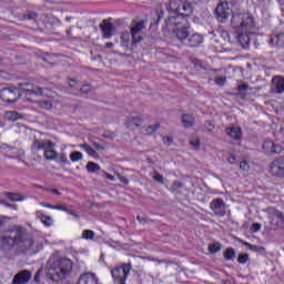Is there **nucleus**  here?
Returning a JSON list of instances; mask_svg holds the SVG:
<instances>
[{"instance_id":"nucleus-37","label":"nucleus","mask_w":284,"mask_h":284,"mask_svg":"<svg viewBox=\"0 0 284 284\" xmlns=\"http://www.w3.org/2000/svg\"><path fill=\"white\" fill-rule=\"evenodd\" d=\"M82 237L85 240H92L94 237V231L85 230L82 232Z\"/></svg>"},{"instance_id":"nucleus-57","label":"nucleus","mask_w":284,"mask_h":284,"mask_svg":"<svg viewBox=\"0 0 284 284\" xmlns=\"http://www.w3.org/2000/svg\"><path fill=\"white\" fill-rule=\"evenodd\" d=\"M138 221H139L140 223H144V222H145V220H144L143 217H140V216H138Z\"/></svg>"},{"instance_id":"nucleus-2","label":"nucleus","mask_w":284,"mask_h":284,"mask_svg":"<svg viewBox=\"0 0 284 284\" xmlns=\"http://www.w3.org/2000/svg\"><path fill=\"white\" fill-rule=\"evenodd\" d=\"M10 234L11 236L0 237V250L2 252L8 253L17 246L18 254H24L33 247V237L27 235L23 226H13Z\"/></svg>"},{"instance_id":"nucleus-48","label":"nucleus","mask_w":284,"mask_h":284,"mask_svg":"<svg viewBox=\"0 0 284 284\" xmlns=\"http://www.w3.org/2000/svg\"><path fill=\"white\" fill-rule=\"evenodd\" d=\"M41 108L50 109V108H52V104L50 102H48V101H43L42 104H41Z\"/></svg>"},{"instance_id":"nucleus-11","label":"nucleus","mask_w":284,"mask_h":284,"mask_svg":"<svg viewBox=\"0 0 284 284\" xmlns=\"http://www.w3.org/2000/svg\"><path fill=\"white\" fill-rule=\"evenodd\" d=\"M145 26L143 21L133 22L131 28V36L133 44H138L143 38L140 36V32L144 30Z\"/></svg>"},{"instance_id":"nucleus-42","label":"nucleus","mask_w":284,"mask_h":284,"mask_svg":"<svg viewBox=\"0 0 284 284\" xmlns=\"http://www.w3.org/2000/svg\"><path fill=\"white\" fill-rule=\"evenodd\" d=\"M227 80L224 78V77H217L215 79V83L216 85H224V83L226 82Z\"/></svg>"},{"instance_id":"nucleus-27","label":"nucleus","mask_w":284,"mask_h":284,"mask_svg":"<svg viewBox=\"0 0 284 284\" xmlns=\"http://www.w3.org/2000/svg\"><path fill=\"white\" fill-rule=\"evenodd\" d=\"M44 160L47 161H55L58 153L53 149L44 150L43 153Z\"/></svg>"},{"instance_id":"nucleus-43","label":"nucleus","mask_w":284,"mask_h":284,"mask_svg":"<svg viewBox=\"0 0 284 284\" xmlns=\"http://www.w3.org/2000/svg\"><path fill=\"white\" fill-rule=\"evenodd\" d=\"M237 90H239V92H245V91L250 90V85H247V84H240L237 87Z\"/></svg>"},{"instance_id":"nucleus-52","label":"nucleus","mask_w":284,"mask_h":284,"mask_svg":"<svg viewBox=\"0 0 284 284\" xmlns=\"http://www.w3.org/2000/svg\"><path fill=\"white\" fill-rule=\"evenodd\" d=\"M105 178L109 180V181H111V182H114L115 181V176L114 175H112V174H105Z\"/></svg>"},{"instance_id":"nucleus-49","label":"nucleus","mask_w":284,"mask_h":284,"mask_svg":"<svg viewBox=\"0 0 284 284\" xmlns=\"http://www.w3.org/2000/svg\"><path fill=\"white\" fill-rule=\"evenodd\" d=\"M34 283L39 284L40 283V271H37L34 277H33Z\"/></svg>"},{"instance_id":"nucleus-54","label":"nucleus","mask_w":284,"mask_h":284,"mask_svg":"<svg viewBox=\"0 0 284 284\" xmlns=\"http://www.w3.org/2000/svg\"><path fill=\"white\" fill-rule=\"evenodd\" d=\"M113 48H114V43L113 42L105 43V49H113Z\"/></svg>"},{"instance_id":"nucleus-20","label":"nucleus","mask_w":284,"mask_h":284,"mask_svg":"<svg viewBox=\"0 0 284 284\" xmlns=\"http://www.w3.org/2000/svg\"><path fill=\"white\" fill-rule=\"evenodd\" d=\"M189 47L191 48H197L204 42V38L200 34H193L192 37H189Z\"/></svg>"},{"instance_id":"nucleus-22","label":"nucleus","mask_w":284,"mask_h":284,"mask_svg":"<svg viewBox=\"0 0 284 284\" xmlns=\"http://www.w3.org/2000/svg\"><path fill=\"white\" fill-rule=\"evenodd\" d=\"M34 146L37 150L41 151V150H52L53 149V143L52 142H44L43 140H37L34 141Z\"/></svg>"},{"instance_id":"nucleus-29","label":"nucleus","mask_w":284,"mask_h":284,"mask_svg":"<svg viewBox=\"0 0 284 284\" xmlns=\"http://www.w3.org/2000/svg\"><path fill=\"white\" fill-rule=\"evenodd\" d=\"M4 118L11 122H17L19 120V113L16 111H9L4 113Z\"/></svg>"},{"instance_id":"nucleus-1","label":"nucleus","mask_w":284,"mask_h":284,"mask_svg":"<svg viewBox=\"0 0 284 284\" xmlns=\"http://www.w3.org/2000/svg\"><path fill=\"white\" fill-rule=\"evenodd\" d=\"M193 14V7L190 2H182L180 12L178 16L169 17L165 20V24L172 28L174 38L184 42L190 38L191 23L189 18Z\"/></svg>"},{"instance_id":"nucleus-30","label":"nucleus","mask_w":284,"mask_h":284,"mask_svg":"<svg viewBox=\"0 0 284 284\" xmlns=\"http://www.w3.org/2000/svg\"><path fill=\"white\" fill-rule=\"evenodd\" d=\"M87 170H88L89 173H97L101 170V166L98 163L88 162Z\"/></svg>"},{"instance_id":"nucleus-53","label":"nucleus","mask_w":284,"mask_h":284,"mask_svg":"<svg viewBox=\"0 0 284 284\" xmlns=\"http://www.w3.org/2000/svg\"><path fill=\"white\" fill-rule=\"evenodd\" d=\"M183 184L181 182H173V187L174 189H181Z\"/></svg>"},{"instance_id":"nucleus-51","label":"nucleus","mask_w":284,"mask_h":284,"mask_svg":"<svg viewBox=\"0 0 284 284\" xmlns=\"http://www.w3.org/2000/svg\"><path fill=\"white\" fill-rule=\"evenodd\" d=\"M42 207L54 210L55 205H53V204H48V203H43V204H42Z\"/></svg>"},{"instance_id":"nucleus-24","label":"nucleus","mask_w":284,"mask_h":284,"mask_svg":"<svg viewBox=\"0 0 284 284\" xmlns=\"http://www.w3.org/2000/svg\"><path fill=\"white\" fill-rule=\"evenodd\" d=\"M80 149H81V150H84L85 153H87L89 156H91V158H93V159H99V153H98L97 151H94V149H93L90 144H87V143L81 144V145H80Z\"/></svg>"},{"instance_id":"nucleus-36","label":"nucleus","mask_w":284,"mask_h":284,"mask_svg":"<svg viewBox=\"0 0 284 284\" xmlns=\"http://www.w3.org/2000/svg\"><path fill=\"white\" fill-rule=\"evenodd\" d=\"M153 174H154L153 179L156 183H159V184H164L165 183L164 180H163V176L158 171H154Z\"/></svg>"},{"instance_id":"nucleus-35","label":"nucleus","mask_w":284,"mask_h":284,"mask_svg":"<svg viewBox=\"0 0 284 284\" xmlns=\"http://www.w3.org/2000/svg\"><path fill=\"white\" fill-rule=\"evenodd\" d=\"M159 129H160V123H156L154 126H152V125L148 126L145 129V132L148 135H153L156 132V130H159Z\"/></svg>"},{"instance_id":"nucleus-6","label":"nucleus","mask_w":284,"mask_h":284,"mask_svg":"<svg viewBox=\"0 0 284 284\" xmlns=\"http://www.w3.org/2000/svg\"><path fill=\"white\" fill-rule=\"evenodd\" d=\"M21 94L24 95L27 101L32 102L33 97H47V92H49L48 88H40L32 83L21 84Z\"/></svg>"},{"instance_id":"nucleus-34","label":"nucleus","mask_w":284,"mask_h":284,"mask_svg":"<svg viewBox=\"0 0 284 284\" xmlns=\"http://www.w3.org/2000/svg\"><path fill=\"white\" fill-rule=\"evenodd\" d=\"M237 262L241 265H245L247 262H250V254L244 253V254L239 255Z\"/></svg>"},{"instance_id":"nucleus-17","label":"nucleus","mask_w":284,"mask_h":284,"mask_svg":"<svg viewBox=\"0 0 284 284\" xmlns=\"http://www.w3.org/2000/svg\"><path fill=\"white\" fill-rule=\"evenodd\" d=\"M272 85L276 89L277 94L284 93V77L283 75H275L272 78Z\"/></svg>"},{"instance_id":"nucleus-9","label":"nucleus","mask_w":284,"mask_h":284,"mask_svg":"<svg viewBox=\"0 0 284 284\" xmlns=\"http://www.w3.org/2000/svg\"><path fill=\"white\" fill-rule=\"evenodd\" d=\"M231 9L229 8L227 2H221L217 4L215 9V14L219 20V22L225 23L227 22L230 14H231Z\"/></svg>"},{"instance_id":"nucleus-38","label":"nucleus","mask_w":284,"mask_h":284,"mask_svg":"<svg viewBox=\"0 0 284 284\" xmlns=\"http://www.w3.org/2000/svg\"><path fill=\"white\" fill-rule=\"evenodd\" d=\"M250 230L253 233H257V232H260L262 230V224H260V223L251 224Z\"/></svg>"},{"instance_id":"nucleus-59","label":"nucleus","mask_w":284,"mask_h":284,"mask_svg":"<svg viewBox=\"0 0 284 284\" xmlns=\"http://www.w3.org/2000/svg\"><path fill=\"white\" fill-rule=\"evenodd\" d=\"M81 92L88 93V90L80 89Z\"/></svg>"},{"instance_id":"nucleus-60","label":"nucleus","mask_w":284,"mask_h":284,"mask_svg":"<svg viewBox=\"0 0 284 284\" xmlns=\"http://www.w3.org/2000/svg\"><path fill=\"white\" fill-rule=\"evenodd\" d=\"M87 88H90V85H89V84H85V85H84V89H87Z\"/></svg>"},{"instance_id":"nucleus-47","label":"nucleus","mask_w":284,"mask_h":284,"mask_svg":"<svg viewBox=\"0 0 284 284\" xmlns=\"http://www.w3.org/2000/svg\"><path fill=\"white\" fill-rule=\"evenodd\" d=\"M119 181L125 185H129L130 181L128 178H124V176H119Z\"/></svg>"},{"instance_id":"nucleus-50","label":"nucleus","mask_w":284,"mask_h":284,"mask_svg":"<svg viewBox=\"0 0 284 284\" xmlns=\"http://www.w3.org/2000/svg\"><path fill=\"white\" fill-rule=\"evenodd\" d=\"M93 146H94V149L95 150H105L100 143H98V142H94L93 143Z\"/></svg>"},{"instance_id":"nucleus-5","label":"nucleus","mask_w":284,"mask_h":284,"mask_svg":"<svg viewBox=\"0 0 284 284\" xmlns=\"http://www.w3.org/2000/svg\"><path fill=\"white\" fill-rule=\"evenodd\" d=\"M132 271V263L131 262H122L118 264L116 267L111 270V276L113 280V284H125L128 281L130 273Z\"/></svg>"},{"instance_id":"nucleus-23","label":"nucleus","mask_w":284,"mask_h":284,"mask_svg":"<svg viewBox=\"0 0 284 284\" xmlns=\"http://www.w3.org/2000/svg\"><path fill=\"white\" fill-rule=\"evenodd\" d=\"M181 0H171L169 2V7H166V10H169L170 12H181Z\"/></svg>"},{"instance_id":"nucleus-32","label":"nucleus","mask_w":284,"mask_h":284,"mask_svg":"<svg viewBox=\"0 0 284 284\" xmlns=\"http://www.w3.org/2000/svg\"><path fill=\"white\" fill-rule=\"evenodd\" d=\"M70 160L72 163H78L79 161L83 160V153L82 152H73L70 155Z\"/></svg>"},{"instance_id":"nucleus-28","label":"nucleus","mask_w":284,"mask_h":284,"mask_svg":"<svg viewBox=\"0 0 284 284\" xmlns=\"http://www.w3.org/2000/svg\"><path fill=\"white\" fill-rule=\"evenodd\" d=\"M6 197L9 199L11 202H22V197L18 193L13 192H6L4 193Z\"/></svg>"},{"instance_id":"nucleus-31","label":"nucleus","mask_w":284,"mask_h":284,"mask_svg":"<svg viewBox=\"0 0 284 284\" xmlns=\"http://www.w3.org/2000/svg\"><path fill=\"white\" fill-rule=\"evenodd\" d=\"M223 245L220 242L213 243L209 245L210 254H216L222 250Z\"/></svg>"},{"instance_id":"nucleus-15","label":"nucleus","mask_w":284,"mask_h":284,"mask_svg":"<svg viewBox=\"0 0 284 284\" xmlns=\"http://www.w3.org/2000/svg\"><path fill=\"white\" fill-rule=\"evenodd\" d=\"M78 284H101L97 274L87 272L81 274Z\"/></svg>"},{"instance_id":"nucleus-62","label":"nucleus","mask_w":284,"mask_h":284,"mask_svg":"<svg viewBox=\"0 0 284 284\" xmlns=\"http://www.w3.org/2000/svg\"><path fill=\"white\" fill-rule=\"evenodd\" d=\"M161 17H158V22L160 21Z\"/></svg>"},{"instance_id":"nucleus-63","label":"nucleus","mask_w":284,"mask_h":284,"mask_svg":"<svg viewBox=\"0 0 284 284\" xmlns=\"http://www.w3.org/2000/svg\"><path fill=\"white\" fill-rule=\"evenodd\" d=\"M231 159H232V160H235V158H234V156H232Z\"/></svg>"},{"instance_id":"nucleus-3","label":"nucleus","mask_w":284,"mask_h":284,"mask_svg":"<svg viewBox=\"0 0 284 284\" xmlns=\"http://www.w3.org/2000/svg\"><path fill=\"white\" fill-rule=\"evenodd\" d=\"M231 27L237 32V40L242 48L246 49L251 45L250 33L255 28L254 18L250 13H233Z\"/></svg>"},{"instance_id":"nucleus-41","label":"nucleus","mask_w":284,"mask_h":284,"mask_svg":"<svg viewBox=\"0 0 284 284\" xmlns=\"http://www.w3.org/2000/svg\"><path fill=\"white\" fill-rule=\"evenodd\" d=\"M189 143H190L193 148H195V150H199L200 146H201L200 140H191V141H189Z\"/></svg>"},{"instance_id":"nucleus-21","label":"nucleus","mask_w":284,"mask_h":284,"mask_svg":"<svg viewBox=\"0 0 284 284\" xmlns=\"http://www.w3.org/2000/svg\"><path fill=\"white\" fill-rule=\"evenodd\" d=\"M181 122H182V125H184L185 128H192L195 123V119L193 118L192 114H182L181 116Z\"/></svg>"},{"instance_id":"nucleus-25","label":"nucleus","mask_w":284,"mask_h":284,"mask_svg":"<svg viewBox=\"0 0 284 284\" xmlns=\"http://www.w3.org/2000/svg\"><path fill=\"white\" fill-rule=\"evenodd\" d=\"M37 216H39L44 227L52 226V217L44 215L43 213L37 212Z\"/></svg>"},{"instance_id":"nucleus-40","label":"nucleus","mask_w":284,"mask_h":284,"mask_svg":"<svg viewBox=\"0 0 284 284\" xmlns=\"http://www.w3.org/2000/svg\"><path fill=\"white\" fill-rule=\"evenodd\" d=\"M204 128H205L209 132H212V131L215 129L214 124H213L211 121L204 122Z\"/></svg>"},{"instance_id":"nucleus-19","label":"nucleus","mask_w":284,"mask_h":284,"mask_svg":"<svg viewBox=\"0 0 284 284\" xmlns=\"http://www.w3.org/2000/svg\"><path fill=\"white\" fill-rule=\"evenodd\" d=\"M270 221L272 225L278 226V224L284 222V213L282 211H273L270 214Z\"/></svg>"},{"instance_id":"nucleus-12","label":"nucleus","mask_w":284,"mask_h":284,"mask_svg":"<svg viewBox=\"0 0 284 284\" xmlns=\"http://www.w3.org/2000/svg\"><path fill=\"white\" fill-rule=\"evenodd\" d=\"M32 278V273L29 270H21L12 278V284H29Z\"/></svg>"},{"instance_id":"nucleus-56","label":"nucleus","mask_w":284,"mask_h":284,"mask_svg":"<svg viewBox=\"0 0 284 284\" xmlns=\"http://www.w3.org/2000/svg\"><path fill=\"white\" fill-rule=\"evenodd\" d=\"M64 213H68V214H71V215H75V212L74 211H64Z\"/></svg>"},{"instance_id":"nucleus-44","label":"nucleus","mask_w":284,"mask_h":284,"mask_svg":"<svg viewBox=\"0 0 284 284\" xmlns=\"http://www.w3.org/2000/svg\"><path fill=\"white\" fill-rule=\"evenodd\" d=\"M162 141L165 145H170L173 142L172 138L170 136H163Z\"/></svg>"},{"instance_id":"nucleus-18","label":"nucleus","mask_w":284,"mask_h":284,"mask_svg":"<svg viewBox=\"0 0 284 284\" xmlns=\"http://www.w3.org/2000/svg\"><path fill=\"white\" fill-rule=\"evenodd\" d=\"M143 125V119L138 116V118H129L125 122V126L128 130H135V128L142 126Z\"/></svg>"},{"instance_id":"nucleus-61","label":"nucleus","mask_w":284,"mask_h":284,"mask_svg":"<svg viewBox=\"0 0 284 284\" xmlns=\"http://www.w3.org/2000/svg\"><path fill=\"white\" fill-rule=\"evenodd\" d=\"M245 245H246V246H251V244H250V243H245Z\"/></svg>"},{"instance_id":"nucleus-45","label":"nucleus","mask_w":284,"mask_h":284,"mask_svg":"<svg viewBox=\"0 0 284 284\" xmlns=\"http://www.w3.org/2000/svg\"><path fill=\"white\" fill-rule=\"evenodd\" d=\"M47 192H49V193H51V194H53V195H61V192H60L59 190H57V189H50V187H48V189H47Z\"/></svg>"},{"instance_id":"nucleus-14","label":"nucleus","mask_w":284,"mask_h":284,"mask_svg":"<svg viewBox=\"0 0 284 284\" xmlns=\"http://www.w3.org/2000/svg\"><path fill=\"white\" fill-rule=\"evenodd\" d=\"M109 20H103L102 23L100 24V29L103 34V39H112L113 33H114V24Z\"/></svg>"},{"instance_id":"nucleus-4","label":"nucleus","mask_w":284,"mask_h":284,"mask_svg":"<svg viewBox=\"0 0 284 284\" xmlns=\"http://www.w3.org/2000/svg\"><path fill=\"white\" fill-rule=\"evenodd\" d=\"M73 266L74 263L71 261V258L61 256L52 258L49 268L51 278L54 281H63L71 274Z\"/></svg>"},{"instance_id":"nucleus-10","label":"nucleus","mask_w":284,"mask_h":284,"mask_svg":"<svg viewBox=\"0 0 284 284\" xmlns=\"http://www.w3.org/2000/svg\"><path fill=\"white\" fill-rule=\"evenodd\" d=\"M210 209L213 212V214L223 217L225 215V211H222L225 209V203L222 197H216L211 201Z\"/></svg>"},{"instance_id":"nucleus-7","label":"nucleus","mask_w":284,"mask_h":284,"mask_svg":"<svg viewBox=\"0 0 284 284\" xmlns=\"http://www.w3.org/2000/svg\"><path fill=\"white\" fill-rule=\"evenodd\" d=\"M272 176L284 179V158L275 159L270 164Z\"/></svg>"},{"instance_id":"nucleus-55","label":"nucleus","mask_w":284,"mask_h":284,"mask_svg":"<svg viewBox=\"0 0 284 284\" xmlns=\"http://www.w3.org/2000/svg\"><path fill=\"white\" fill-rule=\"evenodd\" d=\"M69 84H70L71 88H74V85L77 84V80L70 79Z\"/></svg>"},{"instance_id":"nucleus-33","label":"nucleus","mask_w":284,"mask_h":284,"mask_svg":"<svg viewBox=\"0 0 284 284\" xmlns=\"http://www.w3.org/2000/svg\"><path fill=\"white\" fill-rule=\"evenodd\" d=\"M55 160L58 163L63 164V165L69 163L68 154H65V152L58 154Z\"/></svg>"},{"instance_id":"nucleus-16","label":"nucleus","mask_w":284,"mask_h":284,"mask_svg":"<svg viewBox=\"0 0 284 284\" xmlns=\"http://www.w3.org/2000/svg\"><path fill=\"white\" fill-rule=\"evenodd\" d=\"M226 135L231 136L233 141L239 142L243 136V132L241 131L240 126H230V128H226Z\"/></svg>"},{"instance_id":"nucleus-13","label":"nucleus","mask_w":284,"mask_h":284,"mask_svg":"<svg viewBox=\"0 0 284 284\" xmlns=\"http://www.w3.org/2000/svg\"><path fill=\"white\" fill-rule=\"evenodd\" d=\"M262 148L267 155L281 154L283 151L282 145H277L271 140L265 141Z\"/></svg>"},{"instance_id":"nucleus-8","label":"nucleus","mask_w":284,"mask_h":284,"mask_svg":"<svg viewBox=\"0 0 284 284\" xmlns=\"http://www.w3.org/2000/svg\"><path fill=\"white\" fill-rule=\"evenodd\" d=\"M0 98L6 103H16L19 99V91L17 88H4L0 91Z\"/></svg>"},{"instance_id":"nucleus-39","label":"nucleus","mask_w":284,"mask_h":284,"mask_svg":"<svg viewBox=\"0 0 284 284\" xmlns=\"http://www.w3.org/2000/svg\"><path fill=\"white\" fill-rule=\"evenodd\" d=\"M240 170H242L244 172L250 171V163H247V161L240 162Z\"/></svg>"},{"instance_id":"nucleus-26","label":"nucleus","mask_w":284,"mask_h":284,"mask_svg":"<svg viewBox=\"0 0 284 284\" xmlns=\"http://www.w3.org/2000/svg\"><path fill=\"white\" fill-rule=\"evenodd\" d=\"M223 257L225 261H235L236 258V251L235 248H226L223 253Z\"/></svg>"},{"instance_id":"nucleus-46","label":"nucleus","mask_w":284,"mask_h":284,"mask_svg":"<svg viewBox=\"0 0 284 284\" xmlns=\"http://www.w3.org/2000/svg\"><path fill=\"white\" fill-rule=\"evenodd\" d=\"M54 210H58V211H62V212H69L68 207H65L64 205H54Z\"/></svg>"},{"instance_id":"nucleus-58","label":"nucleus","mask_w":284,"mask_h":284,"mask_svg":"<svg viewBox=\"0 0 284 284\" xmlns=\"http://www.w3.org/2000/svg\"><path fill=\"white\" fill-rule=\"evenodd\" d=\"M280 6H284V0H277Z\"/></svg>"}]
</instances>
